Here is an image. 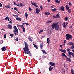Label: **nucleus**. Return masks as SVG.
<instances>
[{"mask_svg":"<svg viewBox=\"0 0 74 74\" xmlns=\"http://www.w3.org/2000/svg\"><path fill=\"white\" fill-rule=\"evenodd\" d=\"M53 17L54 19H55L56 18H57V17L56 16H55L54 15L53 16Z\"/></svg>","mask_w":74,"mask_h":74,"instance_id":"79ce46f5","label":"nucleus"},{"mask_svg":"<svg viewBox=\"0 0 74 74\" xmlns=\"http://www.w3.org/2000/svg\"><path fill=\"white\" fill-rule=\"evenodd\" d=\"M74 70H73L72 69H71V72L72 73V74H74Z\"/></svg>","mask_w":74,"mask_h":74,"instance_id":"bb28decb","label":"nucleus"},{"mask_svg":"<svg viewBox=\"0 0 74 74\" xmlns=\"http://www.w3.org/2000/svg\"><path fill=\"white\" fill-rule=\"evenodd\" d=\"M51 15V13L49 12H47V15Z\"/></svg>","mask_w":74,"mask_h":74,"instance_id":"a18cd8bd","label":"nucleus"},{"mask_svg":"<svg viewBox=\"0 0 74 74\" xmlns=\"http://www.w3.org/2000/svg\"><path fill=\"white\" fill-rule=\"evenodd\" d=\"M62 26L64 28H65V27H66V22H64L63 23Z\"/></svg>","mask_w":74,"mask_h":74,"instance_id":"6ab92c4d","label":"nucleus"},{"mask_svg":"<svg viewBox=\"0 0 74 74\" xmlns=\"http://www.w3.org/2000/svg\"><path fill=\"white\" fill-rule=\"evenodd\" d=\"M64 67H66V64L64 63Z\"/></svg>","mask_w":74,"mask_h":74,"instance_id":"864d4df0","label":"nucleus"},{"mask_svg":"<svg viewBox=\"0 0 74 74\" xmlns=\"http://www.w3.org/2000/svg\"><path fill=\"white\" fill-rule=\"evenodd\" d=\"M71 48L73 49V48H74V46H72L71 47Z\"/></svg>","mask_w":74,"mask_h":74,"instance_id":"c03bdc74","label":"nucleus"},{"mask_svg":"<svg viewBox=\"0 0 74 74\" xmlns=\"http://www.w3.org/2000/svg\"><path fill=\"white\" fill-rule=\"evenodd\" d=\"M55 2L57 3H58V4H60V1H58V0H55Z\"/></svg>","mask_w":74,"mask_h":74,"instance_id":"412c9836","label":"nucleus"},{"mask_svg":"<svg viewBox=\"0 0 74 74\" xmlns=\"http://www.w3.org/2000/svg\"><path fill=\"white\" fill-rule=\"evenodd\" d=\"M28 16V14L27 13H26L25 14V17H26V19H27V16Z\"/></svg>","mask_w":74,"mask_h":74,"instance_id":"c756f323","label":"nucleus"},{"mask_svg":"<svg viewBox=\"0 0 74 74\" xmlns=\"http://www.w3.org/2000/svg\"><path fill=\"white\" fill-rule=\"evenodd\" d=\"M8 17L7 16L5 18V20H7L8 19Z\"/></svg>","mask_w":74,"mask_h":74,"instance_id":"09e8293b","label":"nucleus"},{"mask_svg":"<svg viewBox=\"0 0 74 74\" xmlns=\"http://www.w3.org/2000/svg\"><path fill=\"white\" fill-rule=\"evenodd\" d=\"M69 28L70 29H71V28H72V26H71L69 27Z\"/></svg>","mask_w":74,"mask_h":74,"instance_id":"6e6d98bb","label":"nucleus"},{"mask_svg":"<svg viewBox=\"0 0 74 74\" xmlns=\"http://www.w3.org/2000/svg\"><path fill=\"white\" fill-rule=\"evenodd\" d=\"M62 57H65L66 58H67V56L66 55V54L64 53H62Z\"/></svg>","mask_w":74,"mask_h":74,"instance_id":"4468645a","label":"nucleus"},{"mask_svg":"<svg viewBox=\"0 0 74 74\" xmlns=\"http://www.w3.org/2000/svg\"><path fill=\"white\" fill-rule=\"evenodd\" d=\"M40 47L41 48V49H42V47H43V46H44V45H43V43H42L41 44H40Z\"/></svg>","mask_w":74,"mask_h":74,"instance_id":"b1692460","label":"nucleus"},{"mask_svg":"<svg viewBox=\"0 0 74 74\" xmlns=\"http://www.w3.org/2000/svg\"><path fill=\"white\" fill-rule=\"evenodd\" d=\"M1 49L2 50V51H3V52H4V51L6 50L7 48H5V47L4 46Z\"/></svg>","mask_w":74,"mask_h":74,"instance_id":"6e6552de","label":"nucleus"},{"mask_svg":"<svg viewBox=\"0 0 74 74\" xmlns=\"http://www.w3.org/2000/svg\"><path fill=\"white\" fill-rule=\"evenodd\" d=\"M59 26H58V24L56 23V26H55L56 30H58V29H59Z\"/></svg>","mask_w":74,"mask_h":74,"instance_id":"423d86ee","label":"nucleus"},{"mask_svg":"<svg viewBox=\"0 0 74 74\" xmlns=\"http://www.w3.org/2000/svg\"><path fill=\"white\" fill-rule=\"evenodd\" d=\"M20 5L21 6H23V4L22 3L20 2Z\"/></svg>","mask_w":74,"mask_h":74,"instance_id":"e433bc0d","label":"nucleus"},{"mask_svg":"<svg viewBox=\"0 0 74 74\" xmlns=\"http://www.w3.org/2000/svg\"><path fill=\"white\" fill-rule=\"evenodd\" d=\"M52 22V21L51 20L50 21H47V23H51Z\"/></svg>","mask_w":74,"mask_h":74,"instance_id":"cd10ccee","label":"nucleus"},{"mask_svg":"<svg viewBox=\"0 0 74 74\" xmlns=\"http://www.w3.org/2000/svg\"><path fill=\"white\" fill-rule=\"evenodd\" d=\"M10 6H6V8H10Z\"/></svg>","mask_w":74,"mask_h":74,"instance_id":"3c124183","label":"nucleus"},{"mask_svg":"<svg viewBox=\"0 0 74 74\" xmlns=\"http://www.w3.org/2000/svg\"><path fill=\"white\" fill-rule=\"evenodd\" d=\"M40 8L42 10H43V7L42 5L40 6Z\"/></svg>","mask_w":74,"mask_h":74,"instance_id":"4c0bfd02","label":"nucleus"},{"mask_svg":"<svg viewBox=\"0 0 74 74\" xmlns=\"http://www.w3.org/2000/svg\"><path fill=\"white\" fill-rule=\"evenodd\" d=\"M31 4L32 5H34V6H36L37 4L35 3L34 2H33V1H31Z\"/></svg>","mask_w":74,"mask_h":74,"instance_id":"f8f14e48","label":"nucleus"},{"mask_svg":"<svg viewBox=\"0 0 74 74\" xmlns=\"http://www.w3.org/2000/svg\"><path fill=\"white\" fill-rule=\"evenodd\" d=\"M7 37V35L5 34L4 36V38H6Z\"/></svg>","mask_w":74,"mask_h":74,"instance_id":"37998d69","label":"nucleus"},{"mask_svg":"<svg viewBox=\"0 0 74 74\" xmlns=\"http://www.w3.org/2000/svg\"><path fill=\"white\" fill-rule=\"evenodd\" d=\"M40 12H41V10L39 9L38 8H37L36 10V14H38Z\"/></svg>","mask_w":74,"mask_h":74,"instance_id":"39448f33","label":"nucleus"},{"mask_svg":"<svg viewBox=\"0 0 74 74\" xmlns=\"http://www.w3.org/2000/svg\"><path fill=\"white\" fill-rule=\"evenodd\" d=\"M51 8H53L54 6L53 5H51Z\"/></svg>","mask_w":74,"mask_h":74,"instance_id":"8fccbe9b","label":"nucleus"},{"mask_svg":"<svg viewBox=\"0 0 74 74\" xmlns=\"http://www.w3.org/2000/svg\"><path fill=\"white\" fill-rule=\"evenodd\" d=\"M65 7L67 10H69L70 9V8L69 7V6L67 5H66Z\"/></svg>","mask_w":74,"mask_h":74,"instance_id":"aec40b11","label":"nucleus"},{"mask_svg":"<svg viewBox=\"0 0 74 74\" xmlns=\"http://www.w3.org/2000/svg\"><path fill=\"white\" fill-rule=\"evenodd\" d=\"M14 28L15 29L13 30L14 34L15 35H18V34H19V32H18V29H17V27H16V26H14Z\"/></svg>","mask_w":74,"mask_h":74,"instance_id":"7ed1b4c3","label":"nucleus"},{"mask_svg":"<svg viewBox=\"0 0 74 74\" xmlns=\"http://www.w3.org/2000/svg\"><path fill=\"white\" fill-rule=\"evenodd\" d=\"M56 8H54V9H51V11H53V12H56Z\"/></svg>","mask_w":74,"mask_h":74,"instance_id":"5701e85b","label":"nucleus"},{"mask_svg":"<svg viewBox=\"0 0 74 74\" xmlns=\"http://www.w3.org/2000/svg\"><path fill=\"white\" fill-rule=\"evenodd\" d=\"M69 5H72L71 3L70 2H69Z\"/></svg>","mask_w":74,"mask_h":74,"instance_id":"49530a36","label":"nucleus"},{"mask_svg":"<svg viewBox=\"0 0 74 74\" xmlns=\"http://www.w3.org/2000/svg\"><path fill=\"white\" fill-rule=\"evenodd\" d=\"M60 47H61V48H62V45H60Z\"/></svg>","mask_w":74,"mask_h":74,"instance_id":"680f3d73","label":"nucleus"},{"mask_svg":"<svg viewBox=\"0 0 74 74\" xmlns=\"http://www.w3.org/2000/svg\"><path fill=\"white\" fill-rule=\"evenodd\" d=\"M72 44H73V42H70V45H72Z\"/></svg>","mask_w":74,"mask_h":74,"instance_id":"603ef678","label":"nucleus"},{"mask_svg":"<svg viewBox=\"0 0 74 74\" xmlns=\"http://www.w3.org/2000/svg\"><path fill=\"white\" fill-rule=\"evenodd\" d=\"M47 43L48 44H49V42H50V40H49V38H47Z\"/></svg>","mask_w":74,"mask_h":74,"instance_id":"2eb2a0df","label":"nucleus"},{"mask_svg":"<svg viewBox=\"0 0 74 74\" xmlns=\"http://www.w3.org/2000/svg\"><path fill=\"white\" fill-rule=\"evenodd\" d=\"M67 52L68 53L69 55V58H68V57H67L66 58V59L67 60V61L70 62L71 61V59H70V58H71V55H72L73 57H74V53H72V52H70V51Z\"/></svg>","mask_w":74,"mask_h":74,"instance_id":"f03ea898","label":"nucleus"},{"mask_svg":"<svg viewBox=\"0 0 74 74\" xmlns=\"http://www.w3.org/2000/svg\"><path fill=\"white\" fill-rule=\"evenodd\" d=\"M16 19L17 21H22V19L21 18L17 17L16 18Z\"/></svg>","mask_w":74,"mask_h":74,"instance_id":"a211bd4d","label":"nucleus"},{"mask_svg":"<svg viewBox=\"0 0 74 74\" xmlns=\"http://www.w3.org/2000/svg\"><path fill=\"white\" fill-rule=\"evenodd\" d=\"M65 68L66 69V71H67V70H68V69L67 68H66V67H65Z\"/></svg>","mask_w":74,"mask_h":74,"instance_id":"69168bd1","label":"nucleus"},{"mask_svg":"<svg viewBox=\"0 0 74 74\" xmlns=\"http://www.w3.org/2000/svg\"><path fill=\"white\" fill-rule=\"evenodd\" d=\"M68 12H71V9H68Z\"/></svg>","mask_w":74,"mask_h":74,"instance_id":"a19ab883","label":"nucleus"},{"mask_svg":"<svg viewBox=\"0 0 74 74\" xmlns=\"http://www.w3.org/2000/svg\"><path fill=\"white\" fill-rule=\"evenodd\" d=\"M42 52H43V53H45V54H47V52H45V51H44V50H42Z\"/></svg>","mask_w":74,"mask_h":74,"instance_id":"2f4dec72","label":"nucleus"},{"mask_svg":"<svg viewBox=\"0 0 74 74\" xmlns=\"http://www.w3.org/2000/svg\"><path fill=\"white\" fill-rule=\"evenodd\" d=\"M2 6V4L0 3V7H1Z\"/></svg>","mask_w":74,"mask_h":74,"instance_id":"13d9d810","label":"nucleus"},{"mask_svg":"<svg viewBox=\"0 0 74 74\" xmlns=\"http://www.w3.org/2000/svg\"><path fill=\"white\" fill-rule=\"evenodd\" d=\"M25 24L26 25H29V23H25Z\"/></svg>","mask_w":74,"mask_h":74,"instance_id":"bf43d9fd","label":"nucleus"},{"mask_svg":"<svg viewBox=\"0 0 74 74\" xmlns=\"http://www.w3.org/2000/svg\"><path fill=\"white\" fill-rule=\"evenodd\" d=\"M59 51L61 52H64V53H66V52H67L66 50H63L62 49H60Z\"/></svg>","mask_w":74,"mask_h":74,"instance_id":"1a4fd4ad","label":"nucleus"},{"mask_svg":"<svg viewBox=\"0 0 74 74\" xmlns=\"http://www.w3.org/2000/svg\"><path fill=\"white\" fill-rule=\"evenodd\" d=\"M72 37H73L72 36H71V35H70L69 34H66V38L67 40H69L70 39L71 40H72Z\"/></svg>","mask_w":74,"mask_h":74,"instance_id":"20e7f679","label":"nucleus"},{"mask_svg":"<svg viewBox=\"0 0 74 74\" xmlns=\"http://www.w3.org/2000/svg\"><path fill=\"white\" fill-rule=\"evenodd\" d=\"M45 37V35H43L42 36V37L43 38H44V37Z\"/></svg>","mask_w":74,"mask_h":74,"instance_id":"774afa93","label":"nucleus"},{"mask_svg":"<svg viewBox=\"0 0 74 74\" xmlns=\"http://www.w3.org/2000/svg\"><path fill=\"white\" fill-rule=\"evenodd\" d=\"M17 27H22L23 25H19V24H17Z\"/></svg>","mask_w":74,"mask_h":74,"instance_id":"c85d7f7f","label":"nucleus"},{"mask_svg":"<svg viewBox=\"0 0 74 74\" xmlns=\"http://www.w3.org/2000/svg\"><path fill=\"white\" fill-rule=\"evenodd\" d=\"M64 20H65V21H67V20H68V18H67V17H66L65 18Z\"/></svg>","mask_w":74,"mask_h":74,"instance_id":"c9c22d12","label":"nucleus"},{"mask_svg":"<svg viewBox=\"0 0 74 74\" xmlns=\"http://www.w3.org/2000/svg\"><path fill=\"white\" fill-rule=\"evenodd\" d=\"M60 8V10H61V11H64V7L62 6H61Z\"/></svg>","mask_w":74,"mask_h":74,"instance_id":"f3484780","label":"nucleus"},{"mask_svg":"<svg viewBox=\"0 0 74 74\" xmlns=\"http://www.w3.org/2000/svg\"><path fill=\"white\" fill-rule=\"evenodd\" d=\"M9 23H10L11 24V23H12V21H9Z\"/></svg>","mask_w":74,"mask_h":74,"instance_id":"052dcab7","label":"nucleus"},{"mask_svg":"<svg viewBox=\"0 0 74 74\" xmlns=\"http://www.w3.org/2000/svg\"><path fill=\"white\" fill-rule=\"evenodd\" d=\"M29 10H30V11H32V9L31 8H30V7H29Z\"/></svg>","mask_w":74,"mask_h":74,"instance_id":"de8ad7c7","label":"nucleus"},{"mask_svg":"<svg viewBox=\"0 0 74 74\" xmlns=\"http://www.w3.org/2000/svg\"><path fill=\"white\" fill-rule=\"evenodd\" d=\"M49 63L51 65V66H54V67H56V64L54 63L50 62Z\"/></svg>","mask_w":74,"mask_h":74,"instance_id":"0eeeda50","label":"nucleus"},{"mask_svg":"<svg viewBox=\"0 0 74 74\" xmlns=\"http://www.w3.org/2000/svg\"><path fill=\"white\" fill-rule=\"evenodd\" d=\"M56 17H57V18H60V16H59V14H57V15H56Z\"/></svg>","mask_w":74,"mask_h":74,"instance_id":"473e14b6","label":"nucleus"},{"mask_svg":"<svg viewBox=\"0 0 74 74\" xmlns=\"http://www.w3.org/2000/svg\"><path fill=\"white\" fill-rule=\"evenodd\" d=\"M43 31H44V30H42H42H40L39 32V34H41V33L42 32H43Z\"/></svg>","mask_w":74,"mask_h":74,"instance_id":"a878e982","label":"nucleus"},{"mask_svg":"<svg viewBox=\"0 0 74 74\" xmlns=\"http://www.w3.org/2000/svg\"><path fill=\"white\" fill-rule=\"evenodd\" d=\"M68 23L67 22H66V25H68Z\"/></svg>","mask_w":74,"mask_h":74,"instance_id":"e2e57ef3","label":"nucleus"},{"mask_svg":"<svg viewBox=\"0 0 74 74\" xmlns=\"http://www.w3.org/2000/svg\"><path fill=\"white\" fill-rule=\"evenodd\" d=\"M64 43H66V40H65L64 41Z\"/></svg>","mask_w":74,"mask_h":74,"instance_id":"5fc2aeb1","label":"nucleus"},{"mask_svg":"<svg viewBox=\"0 0 74 74\" xmlns=\"http://www.w3.org/2000/svg\"><path fill=\"white\" fill-rule=\"evenodd\" d=\"M24 45L25 46V48H23V49H24V53H26L27 54H28L29 56H32L31 53L30 51V50L29 49L28 47L29 45H27V44L26 41H24Z\"/></svg>","mask_w":74,"mask_h":74,"instance_id":"f257e3e1","label":"nucleus"},{"mask_svg":"<svg viewBox=\"0 0 74 74\" xmlns=\"http://www.w3.org/2000/svg\"><path fill=\"white\" fill-rule=\"evenodd\" d=\"M47 12H45V15H47Z\"/></svg>","mask_w":74,"mask_h":74,"instance_id":"4d7b16f0","label":"nucleus"},{"mask_svg":"<svg viewBox=\"0 0 74 74\" xmlns=\"http://www.w3.org/2000/svg\"><path fill=\"white\" fill-rule=\"evenodd\" d=\"M10 36H11V37H13L14 36V34L12 33L10 34Z\"/></svg>","mask_w":74,"mask_h":74,"instance_id":"72a5a7b5","label":"nucleus"},{"mask_svg":"<svg viewBox=\"0 0 74 74\" xmlns=\"http://www.w3.org/2000/svg\"><path fill=\"white\" fill-rule=\"evenodd\" d=\"M8 28L10 29H12V25H11V24H8Z\"/></svg>","mask_w":74,"mask_h":74,"instance_id":"9b49d317","label":"nucleus"},{"mask_svg":"<svg viewBox=\"0 0 74 74\" xmlns=\"http://www.w3.org/2000/svg\"><path fill=\"white\" fill-rule=\"evenodd\" d=\"M49 71H52V66H50V67L49 68Z\"/></svg>","mask_w":74,"mask_h":74,"instance_id":"4be33fe9","label":"nucleus"},{"mask_svg":"<svg viewBox=\"0 0 74 74\" xmlns=\"http://www.w3.org/2000/svg\"><path fill=\"white\" fill-rule=\"evenodd\" d=\"M56 25V24L55 23H53L52 25L51 26V27L53 29H55V26Z\"/></svg>","mask_w":74,"mask_h":74,"instance_id":"9d476101","label":"nucleus"},{"mask_svg":"<svg viewBox=\"0 0 74 74\" xmlns=\"http://www.w3.org/2000/svg\"><path fill=\"white\" fill-rule=\"evenodd\" d=\"M14 40L16 41H19V39L18 38H16V39H14Z\"/></svg>","mask_w":74,"mask_h":74,"instance_id":"ea45409f","label":"nucleus"},{"mask_svg":"<svg viewBox=\"0 0 74 74\" xmlns=\"http://www.w3.org/2000/svg\"><path fill=\"white\" fill-rule=\"evenodd\" d=\"M26 24V23H22V25H25Z\"/></svg>","mask_w":74,"mask_h":74,"instance_id":"0e129e2a","label":"nucleus"},{"mask_svg":"<svg viewBox=\"0 0 74 74\" xmlns=\"http://www.w3.org/2000/svg\"><path fill=\"white\" fill-rule=\"evenodd\" d=\"M21 28L23 30V32H25L26 30H25V27H24V26H23H23L21 27Z\"/></svg>","mask_w":74,"mask_h":74,"instance_id":"ddd939ff","label":"nucleus"},{"mask_svg":"<svg viewBox=\"0 0 74 74\" xmlns=\"http://www.w3.org/2000/svg\"><path fill=\"white\" fill-rule=\"evenodd\" d=\"M66 50L67 51H71L70 49V48H67L66 49Z\"/></svg>","mask_w":74,"mask_h":74,"instance_id":"f704fd0d","label":"nucleus"},{"mask_svg":"<svg viewBox=\"0 0 74 74\" xmlns=\"http://www.w3.org/2000/svg\"><path fill=\"white\" fill-rule=\"evenodd\" d=\"M50 1H51L50 0H47V1H48V2H50Z\"/></svg>","mask_w":74,"mask_h":74,"instance_id":"338daca9","label":"nucleus"},{"mask_svg":"<svg viewBox=\"0 0 74 74\" xmlns=\"http://www.w3.org/2000/svg\"><path fill=\"white\" fill-rule=\"evenodd\" d=\"M28 39L30 41H32V39L29 38V37H28Z\"/></svg>","mask_w":74,"mask_h":74,"instance_id":"7c9ffc66","label":"nucleus"},{"mask_svg":"<svg viewBox=\"0 0 74 74\" xmlns=\"http://www.w3.org/2000/svg\"><path fill=\"white\" fill-rule=\"evenodd\" d=\"M14 10H16V11H17V8L16 7H15L14 8H13Z\"/></svg>","mask_w":74,"mask_h":74,"instance_id":"58836bf2","label":"nucleus"},{"mask_svg":"<svg viewBox=\"0 0 74 74\" xmlns=\"http://www.w3.org/2000/svg\"><path fill=\"white\" fill-rule=\"evenodd\" d=\"M33 45L34 47H35V48H36V49H38V47H37V46H36V45H35V44H33Z\"/></svg>","mask_w":74,"mask_h":74,"instance_id":"393cba45","label":"nucleus"},{"mask_svg":"<svg viewBox=\"0 0 74 74\" xmlns=\"http://www.w3.org/2000/svg\"><path fill=\"white\" fill-rule=\"evenodd\" d=\"M13 3L14 5H16L17 6H18V7H21V5H20L19 4V3H18V5L17 4H16V3H15V1L13 2Z\"/></svg>","mask_w":74,"mask_h":74,"instance_id":"dca6fc26","label":"nucleus"}]
</instances>
